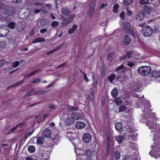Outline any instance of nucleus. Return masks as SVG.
I'll list each match as a JSON object with an SVG mask.
<instances>
[{
    "instance_id": "1",
    "label": "nucleus",
    "mask_w": 160,
    "mask_h": 160,
    "mask_svg": "<svg viewBox=\"0 0 160 160\" xmlns=\"http://www.w3.org/2000/svg\"><path fill=\"white\" fill-rule=\"evenodd\" d=\"M138 73L142 76H147L151 72V69L150 67L148 66H142L139 67L137 70Z\"/></svg>"
},
{
    "instance_id": "2",
    "label": "nucleus",
    "mask_w": 160,
    "mask_h": 160,
    "mask_svg": "<svg viewBox=\"0 0 160 160\" xmlns=\"http://www.w3.org/2000/svg\"><path fill=\"white\" fill-rule=\"evenodd\" d=\"M153 32L152 28L150 26H145L142 29V33L145 37H149L152 34Z\"/></svg>"
},
{
    "instance_id": "3",
    "label": "nucleus",
    "mask_w": 160,
    "mask_h": 160,
    "mask_svg": "<svg viewBox=\"0 0 160 160\" xmlns=\"http://www.w3.org/2000/svg\"><path fill=\"white\" fill-rule=\"evenodd\" d=\"M155 144L160 149V133L159 131H157L154 134Z\"/></svg>"
},
{
    "instance_id": "4",
    "label": "nucleus",
    "mask_w": 160,
    "mask_h": 160,
    "mask_svg": "<svg viewBox=\"0 0 160 160\" xmlns=\"http://www.w3.org/2000/svg\"><path fill=\"white\" fill-rule=\"evenodd\" d=\"M15 10L12 7H9L3 11L4 15L7 16H12L15 13Z\"/></svg>"
},
{
    "instance_id": "5",
    "label": "nucleus",
    "mask_w": 160,
    "mask_h": 160,
    "mask_svg": "<svg viewBox=\"0 0 160 160\" xmlns=\"http://www.w3.org/2000/svg\"><path fill=\"white\" fill-rule=\"evenodd\" d=\"M44 90L35 91L34 89H32L30 90L27 91L25 93V96L29 97L34 94H41L45 93Z\"/></svg>"
},
{
    "instance_id": "6",
    "label": "nucleus",
    "mask_w": 160,
    "mask_h": 160,
    "mask_svg": "<svg viewBox=\"0 0 160 160\" xmlns=\"http://www.w3.org/2000/svg\"><path fill=\"white\" fill-rule=\"evenodd\" d=\"M137 143L132 142H131V148H132V151H131V152L132 153V155H137L138 156V149L137 148Z\"/></svg>"
},
{
    "instance_id": "7",
    "label": "nucleus",
    "mask_w": 160,
    "mask_h": 160,
    "mask_svg": "<svg viewBox=\"0 0 160 160\" xmlns=\"http://www.w3.org/2000/svg\"><path fill=\"white\" fill-rule=\"evenodd\" d=\"M96 0H92V1L90 5V9L88 15L89 17L90 18L92 16L96 6Z\"/></svg>"
},
{
    "instance_id": "8",
    "label": "nucleus",
    "mask_w": 160,
    "mask_h": 160,
    "mask_svg": "<svg viewBox=\"0 0 160 160\" xmlns=\"http://www.w3.org/2000/svg\"><path fill=\"white\" fill-rule=\"evenodd\" d=\"M145 17V11H142L138 12L136 16V19L138 21L143 20Z\"/></svg>"
},
{
    "instance_id": "9",
    "label": "nucleus",
    "mask_w": 160,
    "mask_h": 160,
    "mask_svg": "<svg viewBox=\"0 0 160 160\" xmlns=\"http://www.w3.org/2000/svg\"><path fill=\"white\" fill-rule=\"evenodd\" d=\"M124 43L125 45H127L130 43V33L125 32L124 34Z\"/></svg>"
},
{
    "instance_id": "10",
    "label": "nucleus",
    "mask_w": 160,
    "mask_h": 160,
    "mask_svg": "<svg viewBox=\"0 0 160 160\" xmlns=\"http://www.w3.org/2000/svg\"><path fill=\"white\" fill-rule=\"evenodd\" d=\"M72 19L73 18L72 16H68L63 20L62 23V25L63 27L67 26L72 22Z\"/></svg>"
},
{
    "instance_id": "11",
    "label": "nucleus",
    "mask_w": 160,
    "mask_h": 160,
    "mask_svg": "<svg viewBox=\"0 0 160 160\" xmlns=\"http://www.w3.org/2000/svg\"><path fill=\"white\" fill-rule=\"evenodd\" d=\"M122 25L123 28L125 31V32L130 33V23L127 21H125L123 23Z\"/></svg>"
},
{
    "instance_id": "12",
    "label": "nucleus",
    "mask_w": 160,
    "mask_h": 160,
    "mask_svg": "<svg viewBox=\"0 0 160 160\" xmlns=\"http://www.w3.org/2000/svg\"><path fill=\"white\" fill-rule=\"evenodd\" d=\"M147 125L148 126L150 129H155L157 126L158 125L159 126V124H158L156 123H155L152 121H148L146 123Z\"/></svg>"
},
{
    "instance_id": "13",
    "label": "nucleus",
    "mask_w": 160,
    "mask_h": 160,
    "mask_svg": "<svg viewBox=\"0 0 160 160\" xmlns=\"http://www.w3.org/2000/svg\"><path fill=\"white\" fill-rule=\"evenodd\" d=\"M72 118L74 120H80L82 119V116L81 114L78 112H73L71 114Z\"/></svg>"
},
{
    "instance_id": "14",
    "label": "nucleus",
    "mask_w": 160,
    "mask_h": 160,
    "mask_svg": "<svg viewBox=\"0 0 160 160\" xmlns=\"http://www.w3.org/2000/svg\"><path fill=\"white\" fill-rule=\"evenodd\" d=\"M82 139L83 141L86 143L90 142L92 140L91 136L88 133H85L83 136Z\"/></svg>"
},
{
    "instance_id": "15",
    "label": "nucleus",
    "mask_w": 160,
    "mask_h": 160,
    "mask_svg": "<svg viewBox=\"0 0 160 160\" xmlns=\"http://www.w3.org/2000/svg\"><path fill=\"white\" fill-rule=\"evenodd\" d=\"M131 90L133 91H138L140 89V84L137 82H134L133 83H132L131 85Z\"/></svg>"
},
{
    "instance_id": "16",
    "label": "nucleus",
    "mask_w": 160,
    "mask_h": 160,
    "mask_svg": "<svg viewBox=\"0 0 160 160\" xmlns=\"http://www.w3.org/2000/svg\"><path fill=\"white\" fill-rule=\"evenodd\" d=\"M30 12L26 11L19 16V18L21 20H24L28 18L30 15Z\"/></svg>"
},
{
    "instance_id": "17",
    "label": "nucleus",
    "mask_w": 160,
    "mask_h": 160,
    "mask_svg": "<svg viewBox=\"0 0 160 160\" xmlns=\"http://www.w3.org/2000/svg\"><path fill=\"white\" fill-rule=\"evenodd\" d=\"M115 128L119 133H121L122 131V125L121 123L118 122L115 125Z\"/></svg>"
},
{
    "instance_id": "18",
    "label": "nucleus",
    "mask_w": 160,
    "mask_h": 160,
    "mask_svg": "<svg viewBox=\"0 0 160 160\" xmlns=\"http://www.w3.org/2000/svg\"><path fill=\"white\" fill-rule=\"evenodd\" d=\"M86 124L83 122L81 121L77 122L75 124V126L78 129H81L84 128Z\"/></svg>"
},
{
    "instance_id": "19",
    "label": "nucleus",
    "mask_w": 160,
    "mask_h": 160,
    "mask_svg": "<svg viewBox=\"0 0 160 160\" xmlns=\"http://www.w3.org/2000/svg\"><path fill=\"white\" fill-rule=\"evenodd\" d=\"M138 135L137 133L135 132V130L133 128H131V139L135 141L137 140V136Z\"/></svg>"
},
{
    "instance_id": "20",
    "label": "nucleus",
    "mask_w": 160,
    "mask_h": 160,
    "mask_svg": "<svg viewBox=\"0 0 160 160\" xmlns=\"http://www.w3.org/2000/svg\"><path fill=\"white\" fill-rule=\"evenodd\" d=\"M52 132L48 128H46L42 132V135L44 137L48 138L50 136Z\"/></svg>"
},
{
    "instance_id": "21",
    "label": "nucleus",
    "mask_w": 160,
    "mask_h": 160,
    "mask_svg": "<svg viewBox=\"0 0 160 160\" xmlns=\"http://www.w3.org/2000/svg\"><path fill=\"white\" fill-rule=\"evenodd\" d=\"M2 28L3 27L0 26V36L5 37L7 35L8 31Z\"/></svg>"
},
{
    "instance_id": "22",
    "label": "nucleus",
    "mask_w": 160,
    "mask_h": 160,
    "mask_svg": "<svg viewBox=\"0 0 160 160\" xmlns=\"http://www.w3.org/2000/svg\"><path fill=\"white\" fill-rule=\"evenodd\" d=\"M61 11L62 14L65 16H68L71 12V11L69 8L65 7L62 8Z\"/></svg>"
},
{
    "instance_id": "23",
    "label": "nucleus",
    "mask_w": 160,
    "mask_h": 160,
    "mask_svg": "<svg viewBox=\"0 0 160 160\" xmlns=\"http://www.w3.org/2000/svg\"><path fill=\"white\" fill-rule=\"evenodd\" d=\"M46 41L45 39L42 38H35L32 42V43H35L37 42H44Z\"/></svg>"
},
{
    "instance_id": "24",
    "label": "nucleus",
    "mask_w": 160,
    "mask_h": 160,
    "mask_svg": "<svg viewBox=\"0 0 160 160\" xmlns=\"http://www.w3.org/2000/svg\"><path fill=\"white\" fill-rule=\"evenodd\" d=\"M125 135H124L116 136L115 137L116 140L118 142L119 144H121L122 142V141L125 137Z\"/></svg>"
},
{
    "instance_id": "25",
    "label": "nucleus",
    "mask_w": 160,
    "mask_h": 160,
    "mask_svg": "<svg viewBox=\"0 0 160 160\" xmlns=\"http://www.w3.org/2000/svg\"><path fill=\"white\" fill-rule=\"evenodd\" d=\"M24 122H20L17 124L15 127L12 128L10 131H9V133L16 131L18 127H20L24 124Z\"/></svg>"
},
{
    "instance_id": "26",
    "label": "nucleus",
    "mask_w": 160,
    "mask_h": 160,
    "mask_svg": "<svg viewBox=\"0 0 160 160\" xmlns=\"http://www.w3.org/2000/svg\"><path fill=\"white\" fill-rule=\"evenodd\" d=\"M111 95L114 98L118 97V91L117 88H115L112 90L111 92Z\"/></svg>"
},
{
    "instance_id": "27",
    "label": "nucleus",
    "mask_w": 160,
    "mask_h": 160,
    "mask_svg": "<svg viewBox=\"0 0 160 160\" xmlns=\"http://www.w3.org/2000/svg\"><path fill=\"white\" fill-rule=\"evenodd\" d=\"M113 102L117 104L119 106H121L122 103V101L121 100V98H115Z\"/></svg>"
},
{
    "instance_id": "28",
    "label": "nucleus",
    "mask_w": 160,
    "mask_h": 160,
    "mask_svg": "<svg viewBox=\"0 0 160 160\" xmlns=\"http://www.w3.org/2000/svg\"><path fill=\"white\" fill-rule=\"evenodd\" d=\"M152 75L153 77L156 78L160 77V71L154 70L152 72Z\"/></svg>"
},
{
    "instance_id": "29",
    "label": "nucleus",
    "mask_w": 160,
    "mask_h": 160,
    "mask_svg": "<svg viewBox=\"0 0 160 160\" xmlns=\"http://www.w3.org/2000/svg\"><path fill=\"white\" fill-rule=\"evenodd\" d=\"M116 78V75L114 73H112L108 77V79L111 83L113 82V81Z\"/></svg>"
},
{
    "instance_id": "30",
    "label": "nucleus",
    "mask_w": 160,
    "mask_h": 160,
    "mask_svg": "<svg viewBox=\"0 0 160 160\" xmlns=\"http://www.w3.org/2000/svg\"><path fill=\"white\" fill-rule=\"evenodd\" d=\"M88 97L89 99L91 101H92L93 100L94 98V92L92 89H91L89 91Z\"/></svg>"
},
{
    "instance_id": "31",
    "label": "nucleus",
    "mask_w": 160,
    "mask_h": 160,
    "mask_svg": "<svg viewBox=\"0 0 160 160\" xmlns=\"http://www.w3.org/2000/svg\"><path fill=\"white\" fill-rule=\"evenodd\" d=\"M77 26L76 25L74 24L72 26V27L69 29L68 30V32L69 34L72 33L77 29Z\"/></svg>"
},
{
    "instance_id": "32",
    "label": "nucleus",
    "mask_w": 160,
    "mask_h": 160,
    "mask_svg": "<svg viewBox=\"0 0 160 160\" xmlns=\"http://www.w3.org/2000/svg\"><path fill=\"white\" fill-rule=\"evenodd\" d=\"M93 153L92 150L90 149H88L86 150L85 152V154L88 158H91Z\"/></svg>"
},
{
    "instance_id": "33",
    "label": "nucleus",
    "mask_w": 160,
    "mask_h": 160,
    "mask_svg": "<svg viewBox=\"0 0 160 160\" xmlns=\"http://www.w3.org/2000/svg\"><path fill=\"white\" fill-rule=\"evenodd\" d=\"M43 138L42 137H39L37 138V143L39 145H42L43 143Z\"/></svg>"
},
{
    "instance_id": "34",
    "label": "nucleus",
    "mask_w": 160,
    "mask_h": 160,
    "mask_svg": "<svg viewBox=\"0 0 160 160\" xmlns=\"http://www.w3.org/2000/svg\"><path fill=\"white\" fill-rule=\"evenodd\" d=\"M72 118H67L66 121V124L68 125H71L74 122Z\"/></svg>"
},
{
    "instance_id": "35",
    "label": "nucleus",
    "mask_w": 160,
    "mask_h": 160,
    "mask_svg": "<svg viewBox=\"0 0 160 160\" xmlns=\"http://www.w3.org/2000/svg\"><path fill=\"white\" fill-rule=\"evenodd\" d=\"M114 156L115 159L117 160H119L121 156V154L118 151H115L114 153Z\"/></svg>"
},
{
    "instance_id": "36",
    "label": "nucleus",
    "mask_w": 160,
    "mask_h": 160,
    "mask_svg": "<svg viewBox=\"0 0 160 160\" xmlns=\"http://www.w3.org/2000/svg\"><path fill=\"white\" fill-rule=\"evenodd\" d=\"M35 148L34 146L33 145H30L28 148V151L29 152L32 153L35 151Z\"/></svg>"
},
{
    "instance_id": "37",
    "label": "nucleus",
    "mask_w": 160,
    "mask_h": 160,
    "mask_svg": "<svg viewBox=\"0 0 160 160\" xmlns=\"http://www.w3.org/2000/svg\"><path fill=\"white\" fill-rule=\"evenodd\" d=\"M102 70V77L104 78L105 75L106 70L105 66L104 63L103 64V66L101 67Z\"/></svg>"
},
{
    "instance_id": "38",
    "label": "nucleus",
    "mask_w": 160,
    "mask_h": 160,
    "mask_svg": "<svg viewBox=\"0 0 160 160\" xmlns=\"http://www.w3.org/2000/svg\"><path fill=\"white\" fill-rule=\"evenodd\" d=\"M16 25V23L13 21L10 22L8 24V27L11 29H13L14 28Z\"/></svg>"
},
{
    "instance_id": "39",
    "label": "nucleus",
    "mask_w": 160,
    "mask_h": 160,
    "mask_svg": "<svg viewBox=\"0 0 160 160\" xmlns=\"http://www.w3.org/2000/svg\"><path fill=\"white\" fill-rule=\"evenodd\" d=\"M92 78L93 80V83H92V85H93V87L94 88H95L96 87V85L97 84L98 80L97 79H95L94 74L93 73Z\"/></svg>"
},
{
    "instance_id": "40",
    "label": "nucleus",
    "mask_w": 160,
    "mask_h": 160,
    "mask_svg": "<svg viewBox=\"0 0 160 160\" xmlns=\"http://www.w3.org/2000/svg\"><path fill=\"white\" fill-rule=\"evenodd\" d=\"M47 19L46 18H44L40 20V24L41 26H43L47 24Z\"/></svg>"
},
{
    "instance_id": "41",
    "label": "nucleus",
    "mask_w": 160,
    "mask_h": 160,
    "mask_svg": "<svg viewBox=\"0 0 160 160\" xmlns=\"http://www.w3.org/2000/svg\"><path fill=\"white\" fill-rule=\"evenodd\" d=\"M130 58V51H128L127 52V55L121 57L120 58V60H123L125 59Z\"/></svg>"
},
{
    "instance_id": "42",
    "label": "nucleus",
    "mask_w": 160,
    "mask_h": 160,
    "mask_svg": "<svg viewBox=\"0 0 160 160\" xmlns=\"http://www.w3.org/2000/svg\"><path fill=\"white\" fill-rule=\"evenodd\" d=\"M52 142L56 144H57L59 141L58 137L57 136H55L52 138Z\"/></svg>"
},
{
    "instance_id": "43",
    "label": "nucleus",
    "mask_w": 160,
    "mask_h": 160,
    "mask_svg": "<svg viewBox=\"0 0 160 160\" xmlns=\"http://www.w3.org/2000/svg\"><path fill=\"white\" fill-rule=\"evenodd\" d=\"M119 5L118 4H115L113 6V12L115 13H117L118 12V9L119 8Z\"/></svg>"
},
{
    "instance_id": "44",
    "label": "nucleus",
    "mask_w": 160,
    "mask_h": 160,
    "mask_svg": "<svg viewBox=\"0 0 160 160\" xmlns=\"http://www.w3.org/2000/svg\"><path fill=\"white\" fill-rule=\"evenodd\" d=\"M59 23L58 21H53L51 23V26L53 28H56L58 26Z\"/></svg>"
},
{
    "instance_id": "45",
    "label": "nucleus",
    "mask_w": 160,
    "mask_h": 160,
    "mask_svg": "<svg viewBox=\"0 0 160 160\" xmlns=\"http://www.w3.org/2000/svg\"><path fill=\"white\" fill-rule=\"evenodd\" d=\"M113 55V53H111L110 54L108 53V60L109 61H112L113 60L112 56Z\"/></svg>"
},
{
    "instance_id": "46",
    "label": "nucleus",
    "mask_w": 160,
    "mask_h": 160,
    "mask_svg": "<svg viewBox=\"0 0 160 160\" xmlns=\"http://www.w3.org/2000/svg\"><path fill=\"white\" fill-rule=\"evenodd\" d=\"M38 71H39V70H35L34 71H33L32 72L30 73L29 74H27L25 75L24 76V78H26L27 77H28L29 76H30L33 75V74L35 73H36L38 72Z\"/></svg>"
},
{
    "instance_id": "47",
    "label": "nucleus",
    "mask_w": 160,
    "mask_h": 160,
    "mask_svg": "<svg viewBox=\"0 0 160 160\" xmlns=\"http://www.w3.org/2000/svg\"><path fill=\"white\" fill-rule=\"evenodd\" d=\"M126 107L125 105H123L119 108V112L124 111L126 110Z\"/></svg>"
},
{
    "instance_id": "48",
    "label": "nucleus",
    "mask_w": 160,
    "mask_h": 160,
    "mask_svg": "<svg viewBox=\"0 0 160 160\" xmlns=\"http://www.w3.org/2000/svg\"><path fill=\"white\" fill-rule=\"evenodd\" d=\"M6 45V42L5 41L0 42V48H4Z\"/></svg>"
},
{
    "instance_id": "49",
    "label": "nucleus",
    "mask_w": 160,
    "mask_h": 160,
    "mask_svg": "<svg viewBox=\"0 0 160 160\" xmlns=\"http://www.w3.org/2000/svg\"><path fill=\"white\" fill-rule=\"evenodd\" d=\"M120 16L122 20H124L125 19V12L124 11H122L120 14Z\"/></svg>"
},
{
    "instance_id": "50",
    "label": "nucleus",
    "mask_w": 160,
    "mask_h": 160,
    "mask_svg": "<svg viewBox=\"0 0 160 160\" xmlns=\"http://www.w3.org/2000/svg\"><path fill=\"white\" fill-rule=\"evenodd\" d=\"M24 82V81L23 80H22L21 81H19L16 82V83L14 84V86L15 87L21 84H22Z\"/></svg>"
},
{
    "instance_id": "51",
    "label": "nucleus",
    "mask_w": 160,
    "mask_h": 160,
    "mask_svg": "<svg viewBox=\"0 0 160 160\" xmlns=\"http://www.w3.org/2000/svg\"><path fill=\"white\" fill-rule=\"evenodd\" d=\"M124 68V67L123 65V63L119 67H118L116 69L117 71H119L123 69Z\"/></svg>"
},
{
    "instance_id": "52",
    "label": "nucleus",
    "mask_w": 160,
    "mask_h": 160,
    "mask_svg": "<svg viewBox=\"0 0 160 160\" xmlns=\"http://www.w3.org/2000/svg\"><path fill=\"white\" fill-rule=\"evenodd\" d=\"M19 62L18 61H16L14 62L12 64V66L13 68H15L19 66Z\"/></svg>"
},
{
    "instance_id": "53",
    "label": "nucleus",
    "mask_w": 160,
    "mask_h": 160,
    "mask_svg": "<svg viewBox=\"0 0 160 160\" xmlns=\"http://www.w3.org/2000/svg\"><path fill=\"white\" fill-rule=\"evenodd\" d=\"M140 3L141 4H147L148 3V0H141L140 1Z\"/></svg>"
},
{
    "instance_id": "54",
    "label": "nucleus",
    "mask_w": 160,
    "mask_h": 160,
    "mask_svg": "<svg viewBox=\"0 0 160 160\" xmlns=\"http://www.w3.org/2000/svg\"><path fill=\"white\" fill-rule=\"evenodd\" d=\"M123 3L125 5L127 6L130 4V0H124Z\"/></svg>"
},
{
    "instance_id": "55",
    "label": "nucleus",
    "mask_w": 160,
    "mask_h": 160,
    "mask_svg": "<svg viewBox=\"0 0 160 160\" xmlns=\"http://www.w3.org/2000/svg\"><path fill=\"white\" fill-rule=\"evenodd\" d=\"M83 77L84 81L87 82H88L89 80L87 77V74L85 73H83Z\"/></svg>"
},
{
    "instance_id": "56",
    "label": "nucleus",
    "mask_w": 160,
    "mask_h": 160,
    "mask_svg": "<svg viewBox=\"0 0 160 160\" xmlns=\"http://www.w3.org/2000/svg\"><path fill=\"white\" fill-rule=\"evenodd\" d=\"M132 160H138V156L136 155H134L133 156V154L132 156Z\"/></svg>"
},
{
    "instance_id": "57",
    "label": "nucleus",
    "mask_w": 160,
    "mask_h": 160,
    "mask_svg": "<svg viewBox=\"0 0 160 160\" xmlns=\"http://www.w3.org/2000/svg\"><path fill=\"white\" fill-rule=\"evenodd\" d=\"M48 108L52 109H55L56 108L53 105L49 104L48 105Z\"/></svg>"
},
{
    "instance_id": "58",
    "label": "nucleus",
    "mask_w": 160,
    "mask_h": 160,
    "mask_svg": "<svg viewBox=\"0 0 160 160\" xmlns=\"http://www.w3.org/2000/svg\"><path fill=\"white\" fill-rule=\"evenodd\" d=\"M136 62H131V68L133 67V68H136Z\"/></svg>"
},
{
    "instance_id": "59",
    "label": "nucleus",
    "mask_w": 160,
    "mask_h": 160,
    "mask_svg": "<svg viewBox=\"0 0 160 160\" xmlns=\"http://www.w3.org/2000/svg\"><path fill=\"white\" fill-rule=\"evenodd\" d=\"M4 4L0 1V10L4 9Z\"/></svg>"
},
{
    "instance_id": "60",
    "label": "nucleus",
    "mask_w": 160,
    "mask_h": 160,
    "mask_svg": "<svg viewBox=\"0 0 160 160\" xmlns=\"http://www.w3.org/2000/svg\"><path fill=\"white\" fill-rule=\"evenodd\" d=\"M40 79L38 78L34 79L32 81V83H38L40 81Z\"/></svg>"
},
{
    "instance_id": "61",
    "label": "nucleus",
    "mask_w": 160,
    "mask_h": 160,
    "mask_svg": "<svg viewBox=\"0 0 160 160\" xmlns=\"http://www.w3.org/2000/svg\"><path fill=\"white\" fill-rule=\"evenodd\" d=\"M47 31V29L46 28H42L40 30V32L41 33H43Z\"/></svg>"
},
{
    "instance_id": "62",
    "label": "nucleus",
    "mask_w": 160,
    "mask_h": 160,
    "mask_svg": "<svg viewBox=\"0 0 160 160\" xmlns=\"http://www.w3.org/2000/svg\"><path fill=\"white\" fill-rule=\"evenodd\" d=\"M21 51L25 52L28 50V49L26 47H23L20 49Z\"/></svg>"
},
{
    "instance_id": "63",
    "label": "nucleus",
    "mask_w": 160,
    "mask_h": 160,
    "mask_svg": "<svg viewBox=\"0 0 160 160\" xmlns=\"http://www.w3.org/2000/svg\"><path fill=\"white\" fill-rule=\"evenodd\" d=\"M106 150L107 152V154L108 155L110 149V145H107Z\"/></svg>"
},
{
    "instance_id": "64",
    "label": "nucleus",
    "mask_w": 160,
    "mask_h": 160,
    "mask_svg": "<svg viewBox=\"0 0 160 160\" xmlns=\"http://www.w3.org/2000/svg\"><path fill=\"white\" fill-rule=\"evenodd\" d=\"M25 158L26 160H33V158L30 156H28Z\"/></svg>"
}]
</instances>
